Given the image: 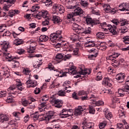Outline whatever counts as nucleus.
<instances>
[{"label": "nucleus", "instance_id": "1", "mask_svg": "<svg viewBox=\"0 0 129 129\" xmlns=\"http://www.w3.org/2000/svg\"><path fill=\"white\" fill-rule=\"evenodd\" d=\"M101 26L104 29V31H107L108 30L111 34L113 35H117V31H116V26L111 25V24H107L106 22H103L101 24Z\"/></svg>", "mask_w": 129, "mask_h": 129}, {"label": "nucleus", "instance_id": "2", "mask_svg": "<svg viewBox=\"0 0 129 129\" xmlns=\"http://www.w3.org/2000/svg\"><path fill=\"white\" fill-rule=\"evenodd\" d=\"M62 31L58 30L55 33H51L50 35L49 39L52 43H55V42H60L61 39H62Z\"/></svg>", "mask_w": 129, "mask_h": 129}, {"label": "nucleus", "instance_id": "3", "mask_svg": "<svg viewBox=\"0 0 129 129\" xmlns=\"http://www.w3.org/2000/svg\"><path fill=\"white\" fill-rule=\"evenodd\" d=\"M14 3H15L14 0H0V4L1 5L5 4L3 7V10L5 12H8L11 6H12L11 5L14 4Z\"/></svg>", "mask_w": 129, "mask_h": 129}, {"label": "nucleus", "instance_id": "4", "mask_svg": "<svg viewBox=\"0 0 129 129\" xmlns=\"http://www.w3.org/2000/svg\"><path fill=\"white\" fill-rule=\"evenodd\" d=\"M67 9L69 10H72V9H76L74 10V14L75 16H80V15H82L83 14V10L80 8V7H77V6H71L69 5L67 6Z\"/></svg>", "mask_w": 129, "mask_h": 129}, {"label": "nucleus", "instance_id": "5", "mask_svg": "<svg viewBox=\"0 0 129 129\" xmlns=\"http://www.w3.org/2000/svg\"><path fill=\"white\" fill-rule=\"evenodd\" d=\"M72 113V109H63L60 112V113H59V115H60L61 118H64L66 117H69V116L71 115Z\"/></svg>", "mask_w": 129, "mask_h": 129}, {"label": "nucleus", "instance_id": "6", "mask_svg": "<svg viewBox=\"0 0 129 129\" xmlns=\"http://www.w3.org/2000/svg\"><path fill=\"white\" fill-rule=\"evenodd\" d=\"M69 69H66V71H68L69 74L70 75H76V74H78L77 73V71L75 70V67H74V64L73 62H70L69 64Z\"/></svg>", "mask_w": 129, "mask_h": 129}, {"label": "nucleus", "instance_id": "7", "mask_svg": "<svg viewBox=\"0 0 129 129\" xmlns=\"http://www.w3.org/2000/svg\"><path fill=\"white\" fill-rule=\"evenodd\" d=\"M41 17L44 19H48V11L47 10H42L41 12H39L36 15V17L38 20H41Z\"/></svg>", "mask_w": 129, "mask_h": 129}, {"label": "nucleus", "instance_id": "8", "mask_svg": "<svg viewBox=\"0 0 129 129\" xmlns=\"http://www.w3.org/2000/svg\"><path fill=\"white\" fill-rule=\"evenodd\" d=\"M86 109V106H79L78 108L76 109L74 112L75 115H80L82 111Z\"/></svg>", "mask_w": 129, "mask_h": 129}, {"label": "nucleus", "instance_id": "9", "mask_svg": "<svg viewBox=\"0 0 129 129\" xmlns=\"http://www.w3.org/2000/svg\"><path fill=\"white\" fill-rule=\"evenodd\" d=\"M112 80L109 78H105L103 79L102 84L104 86H108V87H111L112 84H111Z\"/></svg>", "mask_w": 129, "mask_h": 129}, {"label": "nucleus", "instance_id": "10", "mask_svg": "<svg viewBox=\"0 0 129 129\" xmlns=\"http://www.w3.org/2000/svg\"><path fill=\"white\" fill-rule=\"evenodd\" d=\"M91 33V28L89 27H81L80 30L79 34H85V35H88Z\"/></svg>", "mask_w": 129, "mask_h": 129}, {"label": "nucleus", "instance_id": "11", "mask_svg": "<svg viewBox=\"0 0 129 129\" xmlns=\"http://www.w3.org/2000/svg\"><path fill=\"white\" fill-rule=\"evenodd\" d=\"M104 11L106 13H111V14H114L115 13V10L114 9L111 8L110 6L108 4H104L103 6Z\"/></svg>", "mask_w": 129, "mask_h": 129}, {"label": "nucleus", "instance_id": "12", "mask_svg": "<svg viewBox=\"0 0 129 129\" xmlns=\"http://www.w3.org/2000/svg\"><path fill=\"white\" fill-rule=\"evenodd\" d=\"M26 84L28 86V88H30V87H36L37 85H38V82H37L36 80H28L26 83Z\"/></svg>", "mask_w": 129, "mask_h": 129}, {"label": "nucleus", "instance_id": "13", "mask_svg": "<svg viewBox=\"0 0 129 129\" xmlns=\"http://www.w3.org/2000/svg\"><path fill=\"white\" fill-rule=\"evenodd\" d=\"M119 10L121 12L128 11V4L127 3H123L119 5Z\"/></svg>", "mask_w": 129, "mask_h": 129}, {"label": "nucleus", "instance_id": "14", "mask_svg": "<svg viewBox=\"0 0 129 129\" xmlns=\"http://www.w3.org/2000/svg\"><path fill=\"white\" fill-rule=\"evenodd\" d=\"M82 127L83 129H93L92 126V123L87 122L86 121L83 122L82 123Z\"/></svg>", "mask_w": 129, "mask_h": 129}, {"label": "nucleus", "instance_id": "15", "mask_svg": "<svg viewBox=\"0 0 129 129\" xmlns=\"http://www.w3.org/2000/svg\"><path fill=\"white\" fill-rule=\"evenodd\" d=\"M6 26L1 25L0 26V33H3V36H9L11 35V33L10 31H6Z\"/></svg>", "mask_w": 129, "mask_h": 129}, {"label": "nucleus", "instance_id": "16", "mask_svg": "<svg viewBox=\"0 0 129 129\" xmlns=\"http://www.w3.org/2000/svg\"><path fill=\"white\" fill-rule=\"evenodd\" d=\"M81 26L78 25V24L76 23H73L72 25V30L75 32V33H77V34H79L80 32V30H81Z\"/></svg>", "mask_w": 129, "mask_h": 129}, {"label": "nucleus", "instance_id": "17", "mask_svg": "<svg viewBox=\"0 0 129 129\" xmlns=\"http://www.w3.org/2000/svg\"><path fill=\"white\" fill-rule=\"evenodd\" d=\"M4 54L6 55L5 58H6V59H8V61L9 62L15 61V59H20V57L12 56L10 53H5Z\"/></svg>", "mask_w": 129, "mask_h": 129}, {"label": "nucleus", "instance_id": "18", "mask_svg": "<svg viewBox=\"0 0 129 129\" xmlns=\"http://www.w3.org/2000/svg\"><path fill=\"white\" fill-rule=\"evenodd\" d=\"M95 45H96V43L94 41H87L85 42V47L86 48H91V47H94Z\"/></svg>", "mask_w": 129, "mask_h": 129}, {"label": "nucleus", "instance_id": "19", "mask_svg": "<svg viewBox=\"0 0 129 129\" xmlns=\"http://www.w3.org/2000/svg\"><path fill=\"white\" fill-rule=\"evenodd\" d=\"M51 102L54 103V106L57 108H60L62 106V100H61L54 99Z\"/></svg>", "mask_w": 129, "mask_h": 129}, {"label": "nucleus", "instance_id": "20", "mask_svg": "<svg viewBox=\"0 0 129 129\" xmlns=\"http://www.w3.org/2000/svg\"><path fill=\"white\" fill-rule=\"evenodd\" d=\"M124 77H125V75H124V73H121L118 74L116 76V79L118 81H120V82H123V81L124 80Z\"/></svg>", "mask_w": 129, "mask_h": 129}, {"label": "nucleus", "instance_id": "21", "mask_svg": "<svg viewBox=\"0 0 129 129\" xmlns=\"http://www.w3.org/2000/svg\"><path fill=\"white\" fill-rule=\"evenodd\" d=\"M52 21L53 22L54 24H60L62 22V19L55 15H52Z\"/></svg>", "mask_w": 129, "mask_h": 129}, {"label": "nucleus", "instance_id": "22", "mask_svg": "<svg viewBox=\"0 0 129 129\" xmlns=\"http://www.w3.org/2000/svg\"><path fill=\"white\" fill-rule=\"evenodd\" d=\"M27 44L28 48H30V47H32V48H36V46H37V41L34 40H30L27 42Z\"/></svg>", "mask_w": 129, "mask_h": 129}, {"label": "nucleus", "instance_id": "23", "mask_svg": "<svg viewBox=\"0 0 129 129\" xmlns=\"http://www.w3.org/2000/svg\"><path fill=\"white\" fill-rule=\"evenodd\" d=\"M51 113H52V111H50L49 113L44 117L43 120H45L46 123H48L53 118V116H54V115Z\"/></svg>", "mask_w": 129, "mask_h": 129}, {"label": "nucleus", "instance_id": "24", "mask_svg": "<svg viewBox=\"0 0 129 129\" xmlns=\"http://www.w3.org/2000/svg\"><path fill=\"white\" fill-rule=\"evenodd\" d=\"M105 117L108 120H109L111 118H112V114L111 112H109L108 109H105L104 110Z\"/></svg>", "mask_w": 129, "mask_h": 129}, {"label": "nucleus", "instance_id": "25", "mask_svg": "<svg viewBox=\"0 0 129 129\" xmlns=\"http://www.w3.org/2000/svg\"><path fill=\"white\" fill-rule=\"evenodd\" d=\"M10 119L9 115L5 114L0 115V122H5V121H8Z\"/></svg>", "mask_w": 129, "mask_h": 129}, {"label": "nucleus", "instance_id": "26", "mask_svg": "<svg viewBox=\"0 0 129 129\" xmlns=\"http://www.w3.org/2000/svg\"><path fill=\"white\" fill-rule=\"evenodd\" d=\"M48 68L49 69V70L52 71L53 70V71H55L57 73V75H59V74H61V71L58 70V69H55L54 66L52 65V63H50L48 64Z\"/></svg>", "mask_w": 129, "mask_h": 129}, {"label": "nucleus", "instance_id": "27", "mask_svg": "<svg viewBox=\"0 0 129 129\" xmlns=\"http://www.w3.org/2000/svg\"><path fill=\"white\" fill-rule=\"evenodd\" d=\"M77 73H79L81 75H89L91 73V71L90 70H82L80 72H77Z\"/></svg>", "mask_w": 129, "mask_h": 129}, {"label": "nucleus", "instance_id": "28", "mask_svg": "<svg viewBox=\"0 0 129 129\" xmlns=\"http://www.w3.org/2000/svg\"><path fill=\"white\" fill-rule=\"evenodd\" d=\"M71 84V82L69 81H66L63 83V89L67 90V88H71V87L69 85Z\"/></svg>", "mask_w": 129, "mask_h": 129}, {"label": "nucleus", "instance_id": "29", "mask_svg": "<svg viewBox=\"0 0 129 129\" xmlns=\"http://www.w3.org/2000/svg\"><path fill=\"white\" fill-rule=\"evenodd\" d=\"M13 45H16V46H19L23 44V40L19 38L15 39L13 42Z\"/></svg>", "mask_w": 129, "mask_h": 129}, {"label": "nucleus", "instance_id": "30", "mask_svg": "<svg viewBox=\"0 0 129 129\" xmlns=\"http://www.w3.org/2000/svg\"><path fill=\"white\" fill-rule=\"evenodd\" d=\"M9 16L10 18H13V16H15L16 14H19V10H10L9 12Z\"/></svg>", "mask_w": 129, "mask_h": 129}, {"label": "nucleus", "instance_id": "31", "mask_svg": "<svg viewBox=\"0 0 129 129\" xmlns=\"http://www.w3.org/2000/svg\"><path fill=\"white\" fill-rule=\"evenodd\" d=\"M49 39V37L47 35H42L39 37L40 42H47V40Z\"/></svg>", "mask_w": 129, "mask_h": 129}, {"label": "nucleus", "instance_id": "32", "mask_svg": "<svg viewBox=\"0 0 129 129\" xmlns=\"http://www.w3.org/2000/svg\"><path fill=\"white\" fill-rule=\"evenodd\" d=\"M56 59L57 61L58 60H60V61L58 62V63H60L61 61L63 60L64 55L62 53H57L55 56Z\"/></svg>", "mask_w": 129, "mask_h": 129}, {"label": "nucleus", "instance_id": "33", "mask_svg": "<svg viewBox=\"0 0 129 129\" xmlns=\"http://www.w3.org/2000/svg\"><path fill=\"white\" fill-rule=\"evenodd\" d=\"M43 64L42 60L35 61L33 64L34 68H40V66Z\"/></svg>", "mask_w": 129, "mask_h": 129}, {"label": "nucleus", "instance_id": "34", "mask_svg": "<svg viewBox=\"0 0 129 129\" xmlns=\"http://www.w3.org/2000/svg\"><path fill=\"white\" fill-rule=\"evenodd\" d=\"M92 51H94L95 52L94 54H92L89 55L88 58H89L90 59H91V58H92L93 57H94L95 58V57L97 56V54H98V51L96 49L92 48Z\"/></svg>", "mask_w": 129, "mask_h": 129}, {"label": "nucleus", "instance_id": "35", "mask_svg": "<svg viewBox=\"0 0 129 129\" xmlns=\"http://www.w3.org/2000/svg\"><path fill=\"white\" fill-rule=\"evenodd\" d=\"M42 3L46 7H51L52 4V0H43Z\"/></svg>", "mask_w": 129, "mask_h": 129}, {"label": "nucleus", "instance_id": "36", "mask_svg": "<svg viewBox=\"0 0 129 129\" xmlns=\"http://www.w3.org/2000/svg\"><path fill=\"white\" fill-rule=\"evenodd\" d=\"M119 24L121 27H123L125 26V25H127V24H128V21H127L126 19H120Z\"/></svg>", "mask_w": 129, "mask_h": 129}, {"label": "nucleus", "instance_id": "37", "mask_svg": "<svg viewBox=\"0 0 129 129\" xmlns=\"http://www.w3.org/2000/svg\"><path fill=\"white\" fill-rule=\"evenodd\" d=\"M106 125H107V121L104 120L100 123L99 124V127L100 129H103L104 127H105V126H106Z\"/></svg>", "mask_w": 129, "mask_h": 129}, {"label": "nucleus", "instance_id": "38", "mask_svg": "<svg viewBox=\"0 0 129 129\" xmlns=\"http://www.w3.org/2000/svg\"><path fill=\"white\" fill-rule=\"evenodd\" d=\"M8 48H9V42L5 41L3 43V45L2 46V50L5 51V52L8 51Z\"/></svg>", "mask_w": 129, "mask_h": 129}, {"label": "nucleus", "instance_id": "39", "mask_svg": "<svg viewBox=\"0 0 129 129\" xmlns=\"http://www.w3.org/2000/svg\"><path fill=\"white\" fill-rule=\"evenodd\" d=\"M122 41L123 42H124V44H125V45H128L129 44V36H124L122 38Z\"/></svg>", "mask_w": 129, "mask_h": 129}, {"label": "nucleus", "instance_id": "40", "mask_svg": "<svg viewBox=\"0 0 129 129\" xmlns=\"http://www.w3.org/2000/svg\"><path fill=\"white\" fill-rule=\"evenodd\" d=\"M92 103L93 104H95L96 106H101V105H103V104H104V102L101 100H99L96 102L95 101L93 102Z\"/></svg>", "mask_w": 129, "mask_h": 129}, {"label": "nucleus", "instance_id": "41", "mask_svg": "<svg viewBox=\"0 0 129 129\" xmlns=\"http://www.w3.org/2000/svg\"><path fill=\"white\" fill-rule=\"evenodd\" d=\"M88 109L89 113H91L92 114H94V113H95V109H94L93 106L89 105Z\"/></svg>", "mask_w": 129, "mask_h": 129}, {"label": "nucleus", "instance_id": "42", "mask_svg": "<svg viewBox=\"0 0 129 129\" xmlns=\"http://www.w3.org/2000/svg\"><path fill=\"white\" fill-rule=\"evenodd\" d=\"M81 5L83 8H87L88 6V3H87V0H81Z\"/></svg>", "mask_w": 129, "mask_h": 129}, {"label": "nucleus", "instance_id": "43", "mask_svg": "<svg viewBox=\"0 0 129 129\" xmlns=\"http://www.w3.org/2000/svg\"><path fill=\"white\" fill-rule=\"evenodd\" d=\"M102 74H101V72L97 73L96 80H97V81H99L102 80Z\"/></svg>", "mask_w": 129, "mask_h": 129}, {"label": "nucleus", "instance_id": "44", "mask_svg": "<svg viewBox=\"0 0 129 129\" xmlns=\"http://www.w3.org/2000/svg\"><path fill=\"white\" fill-rule=\"evenodd\" d=\"M27 50L28 53H34V52H35V50H36V47H32L31 46L29 47V46H27Z\"/></svg>", "mask_w": 129, "mask_h": 129}, {"label": "nucleus", "instance_id": "45", "mask_svg": "<svg viewBox=\"0 0 129 129\" xmlns=\"http://www.w3.org/2000/svg\"><path fill=\"white\" fill-rule=\"evenodd\" d=\"M57 12L60 13V14L64 13V7L63 6L59 5L58 6V9Z\"/></svg>", "mask_w": 129, "mask_h": 129}, {"label": "nucleus", "instance_id": "46", "mask_svg": "<svg viewBox=\"0 0 129 129\" xmlns=\"http://www.w3.org/2000/svg\"><path fill=\"white\" fill-rule=\"evenodd\" d=\"M118 57V54L116 53H114L113 55H110L108 57V60H111V61H113V60H114V58H116Z\"/></svg>", "mask_w": 129, "mask_h": 129}, {"label": "nucleus", "instance_id": "47", "mask_svg": "<svg viewBox=\"0 0 129 129\" xmlns=\"http://www.w3.org/2000/svg\"><path fill=\"white\" fill-rule=\"evenodd\" d=\"M30 72L31 71L28 68H24L23 71V73L24 75H29Z\"/></svg>", "mask_w": 129, "mask_h": 129}, {"label": "nucleus", "instance_id": "48", "mask_svg": "<svg viewBox=\"0 0 129 129\" xmlns=\"http://www.w3.org/2000/svg\"><path fill=\"white\" fill-rule=\"evenodd\" d=\"M68 46H69V44L67 43L66 41H62L61 42V47L67 48H68Z\"/></svg>", "mask_w": 129, "mask_h": 129}, {"label": "nucleus", "instance_id": "49", "mask_svg": "<svg viewBox=\"0 0 129 129\" xmlns=\"http://www.w3.org/2000/svg\"><path fill=\"white\" fill-rule=\"evenodd\" d=\"M119 100V99H118L117 97L115 96L112 97V104H113V105H114L115 103H116V102H117V101H118Z\"/></svg>", "mask_w": 129, "mask_h": 129}, {"label": "nucleus", "instance_id": "50", "mask_svg": "<svg viewBox=\"0 0 129 129\" xmlns=\"http://www.w3.org/2000/svg\"><path fill=\"white\" fill-rule=\"evenodd\" d=\"M88 99L90 100H92L93 101V102H94L96 100V99L97 98L94 95L92 94L90 96L88 97Z\"/></svg>", "mask_w": 129, "mask_h": 129}, {"label": "nucleus", "instance_id": "51", "mask_svg": "<svg viewBox=\"0 0 129 129\" xmlns=\"http://www.w3.org/2000/svg\"><path fill=\"white\" fill-rule=\"evenodd\" d=\"M96 36L100 39H103L104 38V33L102 32H98L96 34Z\"/></svg>", "mask_w": 129, "mask_h": 129}, {"label": "nucleus", "instance_id": "52", "mask_svg": "<svg viewBox=\"0 0 129 129\" xmlns=\"http://www.w3.org/2000/svg\"><path fill=\"white\" fill-rule=\"evenodd\" d=\"M59 4H57V5L56 4L53 6L52 11L54 12V14H55L56 12H58V10L59 9Z\"/></svg>", "mask_w": 129, "mask_h": 129}, {"label": "nucleus", "instance_id": "53", "mask_svg": "<svg viewBox=\"0 0 129 129\" xmlns=\"http://www.w3.org/2000/svg\"><path fill=\"white\" fill-rule=\"evenodd\" d=\"M39 9L40 7L39 6H33L32 9L31 10V11L32 13H37V12H38V10Z\"/></svg>", "mask_w": 129, "mask_h": 129}, {"label": "nucleus", "instance_id": "54", "mask_svg": "<svg viewBox=\"0 0 129 129\" xmlns=\"http://www.w3.org/2000/svg\"><path fill=\"white\" fill-rule=\"evenodd\" d=\"M118 94H119V96H120V97H123V96H124V91H123V90L122 89H119L118 90Z\"/></svg>", "mask_w": 129, "mask_h": 129}, {"label": "nucleus", "instance_id": "55", "mask_svg": "<svg viewBox=\"0 0 129 129\" xmlns=\"http://www.w3.org/2000/svg\"><path fill=\"white\" fill-rule=\"evenodd\" d=\"M85 18L87 24H92V18L88 17H85Z\"/></svg>", "mask_w": 129, "mask_h": 129}, {"label": "nucleus", "instance_id": "56", "mask_svg": "<svg viewBox=\"0 0 129 129\" xmlns=\"http://www.w3.org/2000/svg\"><path fill=\"white\" fill-rule=\"evenodd\" d=\"M66 94V92H65V91H63L62 90H59L58 92V95L59 96H65Z\"/></svg>", "mask_w": 129, "mask_h": 129}, {"label": "nucleus", "instance_id": "57", "mask_svg": "<svg viewBox=\"0 0 129 129\" xmlns=\"http://www.w3.org/2000/svg\"><path fill=\"white\" fill-rule=\"evenodd\" d=\"M71 57H72V56H71V54H70L64 55H63V61H66V60H69V59H70V58H71Z\"/></svg>", "mask_w": 129, "mask_h": 129}, {"label": "nucleus", "instance_id": "58", "mask_svg": "<svg viewBox=\"0 0 129 129\" xmlns=\"http://www.w3.org/2000/svg\"><path fill=\"white\" fill-rule=\"evenodd\" d=\"M17 88H18L19 90H20V91H22V90H23V85H22V83H19L17 85Z\"/></svg>", "mask_w": 129, "mask_h": 129}, {"label": "nucleus", "instance_id": "59", "mask_svg": "<svg viewBox=\"0 0 129 129\" xmlns=\"http://www.w3.org/2000/svg\"><path fill=\"white\" fill-rule=\"evenodd\" d=\"M12 102H13V97L11 96H8L6 99V102H7V103H12Z\"/></svg>", "mask_w": 129, "mask_h": 129}, {"label": "nucleus", "instance_id": "60", "mask_svg": "<svg viewBox=\"0 0 129 129\" xmlns=\"http://www.w3.org/2000/svg\"><path fill=\"white\" fill-rule=\"evenodd\" d=\"M72 39L73 40V41L74 42H76V41H77V40H78V39H79V37L78 36V35L75 34L73 35V36Z\"/></svg>", "mask_w": 129, "mask_h": 129}, {"label": "nucleus", "instance_id": "61", "mask_svg": "<svg viewBox=\"0 0 129 129\" xmlns=\"http://www.w3.org/2000/svg\"><path fill=\"white\" fill-rule=\"evenodd\" d=\"M75 16H76V15L74 14V13H71L70 14H68L67 15V18L69 20H70V19H72V18H74V17H75Z\"/></svg>", "mask_w": 129, "mask_h": 129}, {"label": "nucleus", "instance_id": "62", "mask_svg": "<svg viewBox=\"0 0 129 129\" xmlns=\"http://www.w3.org/2000/svg\"><path fill=\"white\" fill-rule=\"evenodd\" d=\"M7 96V92L5 91L0 92V97H5V96Z\"/></svg>", "mask_w": 129, "mask_h": 129}, {"label": "nucleus", "instance_id": "63", "mask_svg": "<svg viewBox=\"0 0 129 129\" xmlns=\"http://www.w3.org/2000/svg\"><path fill=\"white\" fill-rule=\"evenodd\" d=\"M125 84L126 85L123 87L124 90H129V83L126 82Z\"/></svg>", "mask_w": 129, "mask_h": 129}, {"label": "nucleus", "instance_id": "64", "mask_svg": "<svg viewBox=\"0 0 129 129\" xmlns=\"http://www.w3.org/2000/svg\"><path fill=\"white\" fill-rule=\"evenodd\" d=\"M111 22L113 23L114 25H119V21L117 19H113L111 21Z\"/></svg>", "mask_w": 129, "mask_h": 129}]
</instances>
